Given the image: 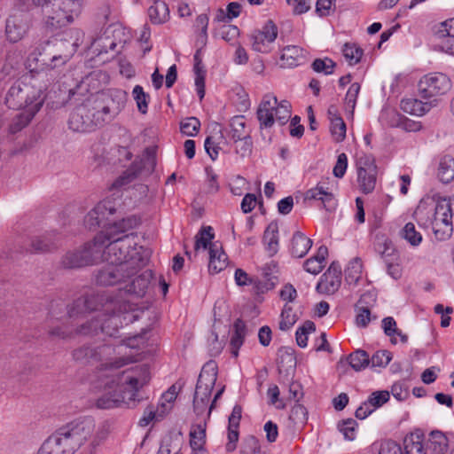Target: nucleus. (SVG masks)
I'll list each match as a JSON object with an SVG mask.
<instances>
[{
    "mask_svg": "<svg viewBox=\"0 0 454 454\" xmlns=\"http://www.w3.org/2000/svg\"><path fill=\"white\" fill-rule=\"evenodd\" d=\"M126 314L121 313H98L90 318V321L81 325L76 333L82 335L97 334L98 331L108 336H114L119 327L122 326L123 321L127 324Z\"/></svg>",
    "mask_w": 454,
    "mask_h": 454,
    "instance_id": "obj_11",
    "label": "nucleus"
},
{
    "mask_svg": "<svg viewBox=\"0 0 454 454\" xmlns=\"http://www.w3.org/2000/svg\"><path fill=\"white\" fill-rule=\"evenodd\" d=\"M389 400V392L386 390L375 391L372 393L368 399L364 401L356 411V417L359 419H364L374 411L381 407Z\"/></svg>",
    "mask_w": 454,
    "mask_h": 454,
    "instance_id": "obj_19",
    "label": "nucleus"
},
{
    "mask_svg": "<svg viewBox=\"0 0 454 454\" xmlns=\"http://www.w3.org/2000/svg\"><path fill=\"white\" fill-rule=\"evenodd\" d=\"M200 127L199 119L189 117L183 120L180 123L181 132L187 137L196 136Z\"/></svg>",
    "mask_w": 454,
    "mask_h": 454,
    "instance_id": "obj_53",
    "label": "nucleus"
},
{
    "mask_svg": "<svg viewBox=\"0 0 454 454\" xmlns=\"http://www.w3.org/2000/svg\"><path fill=\"white\" fill-rule=\"evenodd\" d=\"M356 324L359 327H366L375 318L371 314V309L356 306Z\"/></svg>",
    "mask_w": 454,
    "mask_h": 454,
    "instance_id": "obj_57",
    "label": "nucleus"
},
{
    "mask_svg": "<svg viewBox=\"0 0 454 454\" xmlns=\"http://www.w3.org/2000/svg\"><path fill=\"white\" fill-rule=\"evenodd\" d=\"M138 224V218L129 216L109 225L106 235L98 233L104 240L101 261L118 265L128 275L137 274L148 261L150 251L137 246V237L134 233H125Z\"/></svg>",
    "mask_w": 454,
    "mask_h": 454,
    "instance_id": "obj_2",
    "label": "nucleus"
},
{
    "mask_svg": "<svg viewBox=\"0 0 454 454\" xmlns=\"http://www.w3.org/2000/svg\"><path fill=\"white\" fill-rule=\"evenodd\" d=\"M220 138H222V137H215L214 136H210L207 137L205 140V150L212 160H215L219 155L220 146L217 140Z\"/></svg>",
    "mask_w": 454,
    "mask_h": 454,
    "instance_id": "obj_58",
    "label": "nucleus"
},
{
    "mask_svg": "<svg viewBox=\"0 0 454 454\" xmlns=\"http://www.w3.org/2000/svg\"><path fill=\"white\" fill-rule=\"evenodd\" d=\"M85 4V0H57L51 11H46L43 26L45 30L53 32L67 26L80 16Z\"/></svg>",
    "mask_w": 454,
    "mask_h": 454,
    "instance_id": "obj_8",
    "label": "nucleus"
},
{
    "mask_svg": "<svg viewBox=\"0 0 454 454\" xmlns=\"http://www.w3.org/2000/svg\"><path fill=\"white\" fill-rule=\"evenodd\" d=\"M240 454H261L260 442L254 436L246 438Z\"/></svg>",
    "mask_w": 454,
    "mask_h": 454,
    "instance_id": "obj_59",
    "label": "nucleus"
},
{
    "mask_svg": "<svg viewBox=\"0 0 454 454\" xmlns=\"http://www.w3.org/2000/svg\"><path fill=\"white\" fill-rule=\"evenodd\" d=\"M413 217L419 225L430 227L439 240L448 239L453 232L452 215L447 197H424L417 206Z\"/></svg>",
    "mask_w": 454,
    "mask_h": 454,
    "instance_id": "obj_4",
    "label": "nucleus"
},
{
    "mask_svg": "<svg viewBox=\"0 0 454 454\" xmlns=\"http://www.w3.org/2000/svg\"><path fill=\"white\" fill-rule=\"evenodd\" d=\"M256 117L261 129H271L276 123L285 125L291 118V103L279 101L273 94H266L258 106Z\"/></svg>",
    "mask_w": 454,
    "mask_h": 454,
    "instance_id": "obj_7",
    "label": "nucleus"
},
{
    "mask_svg": "<svg viewBox=\"0 0 454 454\" xmlns=\"http://www.w3.org/2000/svg\"><path fill=\"white\" fill-rule=\"evenodd\" d=\"M341 279L337 271L328 270L322 277L317 284V289L324 294H333L340 286Z\"/></svg>",
    "mask_w": 454,
    "mask_h": 454,
    "instance_id": "obj_30",
    "label": "nucleus"
},
{
    "mask_svg": "<svg viewBox=\"0 0 454 454\" xmlns=\"http://www.w3.org/2000/svg\"><path fill=\"white\" fill-rule=\"evenodd\" d=\"M401 109L411 115L422 116L430 110V105L417 98H404L400 103Z\"/></svg>",
    "mask_w": 454,
    "mask_h": 454,
    "instance_id": "obj_31",
    "label": "nucleus"
},
{
    "mask_svg": "<svg viewBox=\"0 0 454 454\" xmlns=\"http://www.w3.org/2000/svg\"><path fill=\"white\" fill-rule=\"evenodd\" d=\"M115 205L110 200H104L98 203L93 209H91L84 218V223L89 229L96 228L102 225L104 230L99 233L106 234V229L114 223L109 222V216L115 213Z\"/></svg>",
    "mask_w": 454,
    "mask_h": 454,
    "instance_id": "obj_15",
    "label": "nucleus"
},
{
    "mask_svg": "<svg viewBox=\"0 0 454 454\" xmlns=\"http://www.w3.org/2000/svg\"><path fill=\"white\" fill-rule=\"evenodd\" d=\"M297 317L289 305H285L279 321V329L282 331L289 330L296 322Z\"/></svg>",
    "mask_w": 454,
    "mask_h": 454,
    "instance_id": "obj_49",
    "label": "nucleus"
},
{
    "mask_svg": "<svg viewBox=\"0 0 454 454\" xmlns=\"http://www.w3.org/2000/svg\"><path fill=\"white\" fill-rule=\"evenodd\" d=\"M233 47L235 48L232 59L234 64L239 66L247 65L249 60L247 51L240 43Z\"/></svg>",
    "mask_w": 454,
    "mask_h": 454,
    "instance_id": "obj_62",
    "label": "nucleus"
},
{
    "mask_svg": "<svg viewBox=\"0 0 454 454\" xmlns=\"http://www.w3.org/2000/svg\"><path fill=\"white\" fill-rule=\"evenodd\" d=\"M327 254V247L325 246L319 247L317 251V254L310 257L304 262V270L313 275L320 273L325 265V259Z\"/></svg>",
    "mask_w": 454,
    "mask_h": 454,
    "instance_id": "obj_28",
    "label": "nucleus"
},
{
    "mask_svg": "<svg viewBox=\"0 0 454 454\" xmlns=\"http://www.w3.org/2000/svg\"><path fill=\"white\" fill-rule=\"evenodd\" d=\"M66 44L64 42H59L51 45L49 41L41 44L28 58V61L32 58L36 61L34 67L29 64L31 70L55 69L64 66L71 59L77 47L75 43L72 44L67 43L69 49L64 51Z\"/></svg>",
    "mask_w": 454,
    "mask_h": 454,
    "instance_id": "obj_6",
    "label": "nucleus"
},
{
    "mask_svg": "<svg viewBox=\"0 0 454 454\" xmlns=\"http://www.w3.org/2000/svg\"><path fill=\"white\" fill-rule=\"evenodd\" d=\"M217 379V365L214 361H209L204 364L200 373L193 398L194 411L198 415H202L206 411L209 416L214 403L221 397L224 391V387H220L209 405L212 389Z\"/></svg>",
    "mask_w": 454,
    "mask_h": 454,
    "instance_id": "obj_5",
    "label": "nucleus"
},
{
    "mask_svg": "<svg viewBox=\"0 0 454 454\" xmlns=\"http://www.w3.org/2000/svg\"><path fill=\"white\" fill-rule=\"evenodd\" d=\"M311 246L312 240L303 233L297 231L291 239L289 251L294 257L301 258L307 254Z\"/></svg>",
    "mask_w": 454,
    "mask_h": 454,
    "instance_id": "obj_26",
    "label": "nucleus"
},
{
    "mask_svg": "<svg viewBox=\"0 0 454 454\" xmlns=\"http://www.w3.org/2000/svg\"><path fill=\"white\" fill-rule=\"evenodd\" d=\"M278 36V27L272 20H268L260 29L250 35V43L254 51L268 53L271 51Z\"/></svg>",
    "mask_w": 454,
    "mask_h": 454,
    "instance_id": "obj_16",
    "label": "nucleus"
},
{
    "mask_svg": "<svg viewBox=\"0 0 454 454\" xmlns=\"http://www.w3.org/2000/svg\"><path fill=\"white\" fill-rule=\"evenodd\" d=\"M363 276V263L360 258H354L345 270V278L348 284H356Z\"/></svg>",
    "mask_w": 454,
    "mask_h": 454,
    "instance_id": "obj_39",
    "label": "nucleus"
},
{
    "mask_svg": "<svg viewBox=\"0 0 454 454\" xmlns=\"http://www.w3.org/2000/svg\"><path fill=\"white\" fill-rule=\"evenodd\" d=\"M95 297H82L77 299L68 309V316L71 318L84 317L89 311L95 309L91 306Z\"/></svg>",
    "mask_w": 454,
    "mask_h": 454,
    "instance_id": "obj_35",
    "label": "nucleus"
},
{
    "mask_svg": "<svg viewBox=\"0 0 454 454\" xmlns=\"http://www.w3.org/2000/svg\"><path fill=\"white\" fill-rule=\"evenodd\" d=\"M100 112H92L87 105L77 106L71 114L68 125L77 132H89L102 121Z\"/></svg>",
    "mask_w": 454,
    "mask_h": 454,
    "instance_id": "obj_13",
    "label": "nucleus"
},
{
    "mask_svg": "<svg viewBox=\"0 0 454 454\" xmlns=\"http://www.w3.org/2000/svg\"><path fill=\"white\" fill-rule=\"evenodd\" d=\"M437 176L443 184L454 180V159L450 155H444L439 160Z\"/></svg>",
    "mask_w": 454,
    "mask_h": 454,
    "instance_id": "obj_32",
    "label": "nucleus"
},
{
    "mask_svg": "<svg viewBox=\"0 0 454 454\" xmlns=\"http://www.w3.org/2000/svg\"><path fill=\"white\" fill-rule=\"evenodd\" d=\"M330 130L336 142H341L346 137V124L341 117H334L330 122Z\"/></svg>",
    "mask_w": 454,
    "mask_h": 454,
    "instance_id": "obj_48",
    "label": "nucleus"
},
{
    "mask_svg": "<svg viewBox=\"0 0 454 454\" xmlns=\"http://www.w3.org/2000/svg\"><path fill=\"white\" fill-rule=\"evenodd\" d=\"M419 95L426 99L447 94L452 87L450 77L441 72L422 76L418 84Z\"/></svg>",
    "mask_w": 454,
    "mask_h": 454,
    "instance_id": "obj_12",
    "label": "nucleus"
},
{
    "mask_svg": "<svg viewBox=\"0 0 454 454\" xmlns=\"http://www.w3.org/2000/svg\"><path fill=\"white\" fill-rule=\"evenodd\" d=\"M246 335V327L242 321L238 320L234 324V333L231 338V351L233 356L237 357L239 350L243 345Z\"/></svg>",
    "mask_w": 454,
    "mask_h": 454,
    "instance_id": "obj_37",
    "label": "nucleus"
},
{
    "mask_svg": "<svg viewBox=\"0 0 454 454\" xmlns=\"http://www.w3.org/2000/svg\"><path fill=\"white\" fill-rule=\"evenodd\" d=\"M382 328L386 335L390 337L391 342L393 344H397L398 340L397 337L395 336V333L396 332L397 328L395 320L392 317L383 318Z\"/></svg>",
    "mask_w": 454,
    "mask_h": 454,
    "instance_id": "obj_61",
    "label": "nucleus"
},
{
    "mask_svg": "<svg viewBox=\"0 0 454 454\" xmlns=\"http://www.w3.org/2000/svg\"><path fill=\"white\" fill-rule=\"evenodd\" d=\"M132 276L133 275H128L127 272L121 270L118 265L107 263V265L98 273L96 281L101 286H114Z\"/></svg>",
    "mask_w": 454,
    "mask_h": 454,
    "instance_id": "obj_20",
    "label": "nucleus"
},
{
    "mask_svg": "<svg viewBox=\"0 0 454 454\" xmlns=\"http://www.w3.org/2000/svg\"><path fill=\"white\" fill-rule=\"evenodd\" d=\"M208 254V271L210 274H217L226 268L228 256L219 242L211 244Z\"/></svg>",
    "mask_w": 454,
    "mask_h": 454,
    "instance_id": "obj_21",
    "label": "nucleus"
},
{
    "mask_svg": "<svg viewBox=\"0 0 454 454\" xmlns=\"http://www.w3.org/2000/svg\"><path fill=\"white\" fill-rule=\"evenodd\" d=\"M29 24L24 19L11 17L6 21L5 34L9 42L17 43L27 33Z\"/></svg>",
    "mask_w": 454,
    "mask_h": 454,
    "instance_id": "obj_23",
    "label": "nucleus"
},
{
    "mask_svg": "<svg viewBox=\"0 0 454 454\" xmlns=\"http://www.w3.org/2000/svg\"><path fill=\"white\" fill-rule=\"evenodd\" d=\"M149 285V279L146 275L143 274L133 279L129 292L133 293L138 296H142Z\"/></svg>",
    "mask_w": 454,
    "mask_h": 454,
    "instance_id": "obj_55",
    "label": "nucleus"
},
{
    "mask_svg": "<svg viewBox=\"0 0 454 454\" xmlns=\"http://www.w3.org/2000/svg\"><path fill=\"white\" fill-rule=\"evenodd\" d=\"M357 427V422L353 419H344L338 424L339 431L348 441H353L356 439Z\"/></svg>",
    "mask_w": 454,
    "mask_h": 454,
    "instance_id": "obj_47",
    "label": "nucleus"
},
{
    "mask_svg": "<svg viewBox=\"0 0 454 454\" xmlns=\"http://www.w3.org/2000/svg\"><path fill=\"white\" fill-rule=\"evenodd\" d=\"M133 98L137 103L138 111L145 114L148 110V95L140 85H136L132 90Z\"/></svg>",
    "mask_w": 454,
    "mask_h": 454,
    "instance_id": "obj_51",
    "label": "nucleus"
},
{
    "mask_svg": "<svg viewBox=\"0 0 454 454\" xmlns=\"http://www.w3.org/2000/svg\"><path fill=\"white\" fill-rule=\"evenodd\" d=\"M44 89L34 76L16 82L8 90L5 102L9 108L21 109L10 125V131L16 133L26 127L39 112L44 102Z\"/></svg>",
    "mask_w": 454,
    "mask_h": 454,
    "instance_id": "obj_3",
    "label": "nucleus"
},
{
    "mask_svg": "<svg viewBox=\"0 0 454 454\" xmlns=\"http://www.w3.org/2000/svg\"><path fill=\"white\" fill-rule=\"evenodd\" d=\"M205 171L207 175L205 183L206 192L210 194H215L219 191L217 176L215 174L212 168H206Z\"/></svg>",
    "mask_w": 454,
    "mask_h": 454,
    "instance_id": "obj_60",
    "label": "nucleus"
},
{
    "mask_svg": "<svg viewBox=\"0 0 454 454\" xmlns=\"http://www.w3.org/2000/svg\"><path fill=\"white\" fill-rule=\"evenodd\" d=\"M348 363L355 371L358 372L370 364V358L365 351L356 350L348 356Z\"/></svg>",
    "mask_w": 454,
    "mask_h": 454,
    "instance_id": "obj_43",
    "label": "nucleus"
},
{
    "mask_svg": "<svg viewBox=\"0 0 454 454\" xmlns=\"http://www.w3.org/2000/svg\"><path fill=\"white\" fill-rule=\"evenodd\" d=\"M402 237L412 247H418L422 242V235L419 232L414 223H407L401 231Z\"/></svg>",
    "mask_w": 454,
    "mask_h": 454,
    "instance_id": "obj_45",
    "label": "nucleus"
},
{
    "mask_svg": "<svg viewBox=\"0 0 454 454\" xmlns=\"http://www.w3.org/2000/svg\"><path fill=\"white\" fill-rule=\"evenodd\" d=\"M403 118V116L393 108H384L380 115V122L391 128H400Z\"/></svg>",
    "mask_w": 454,
    "mask_h": 454,
    "instance_id": "obj_40",
    "label": "nucleus"
},
{
    "mask_svg": "<svg viewBox=\"0 0 454 454\" xmlns=\"http://www.w3.org/2000/svg\"><path fill=\"white\" fill-rule=\"evenodd\" d=\"M336 0H317L316 4V12L320 17H325L331 14L334 10Z\"/></svg>",
    "mask_w": 454,
    "mask_h": 454,
    "instance_id": "obj_63",
    "label": "nucleus"
},
{
    "mask_svg": "<svg viewBox=\"0 0 454 454\" xmlns=\"http://www.w3.org/2000/svg\"><path fill=\"white\" fill-rule=\"evenodd\" d=\"M335 186L336 184L330 178L322 179L304 193V200L320 201L326 210L334 209L337 206Z\"/></svg>",
    "mask_w": 454,
    "mask_h": 454,
    "instance_id": "obj_14",
    "label": "nucleus"
},
{
    "mask_svg": "<svg viewBox=\"0 0 454 454\" xmlns=\"http://www.w3.org/2000/svg\"><path fill=\"white\" fill-rule=\"evenodd\" d=\"M107 34H112L114 36L113 40H110L108 37L106 38V43H105V51L107 50H114L118 44L126 42V38L121 39L120 35H124L123 28L119 25H114L107 28Z\"/></svg>",
    "mask_w": 454,
    "mask_h": 454,
    "instance_id": "obj_44",
    "label": "nucleus"
},
{
    "mask_svg": "<svg viewBox=\"0 0 454 454\" xmlns=\"http://www.w3.org/2000/svg\"><path fill=\"white\" fill-rule=\"evenodd\" d=\"M360 89H361L360 84L357 82H354L349 86V88L346 93V97H345L346 109L349 112L351 116L353 115L354 109L356 107V99H357Z\"/></svg>",
    "mask_w": 454,
    "mask_h": 454,
    "instance_id": "obj_52",
    "label": "nucleus"
},
{
    "mask_svg": "<svg viewBox=\"0 0 454 454\" xmlns=\"http://www.w3.org/2000/svg\"><path fill=\"white\" fill-rule=\"evenodd\" d=\"M140 170L141 167L137 162H133L128 169L114 180L111 189L120 190L124 188L137 177Z\"/></svg>",
    "mask_w": 454,
    "mask_h": 454,
    "instance_id": "obj_36",
    "label": "nucleus"
},
{
    "mask_svg": "<svg viewBox=\"0 0 454 454\" xmlns=\"http://www.w3.org/2000/svg\"><path fill=\"white\" fill-rule=\"evenodd\" d=\"M335 63L330 59H317L312 63V68L315 72L331 74L333 72Z\"/></svg>",
    "mask_w": 454,
    "mask_h": 454,
    "instance_id": "obj_56",
    "label": "nucleus"
},
{
    "mask_svg": "<svg viewBox=\"0 0 454 454\" xmlns=\"http://www.w3.org/2000/svg\"><path fill=\"white\" fill-rule=\"evenodd\" d=\"M357 181L364 193H370L375 187L374 166L369 157L364 161L360 158L357 161Z\"/></svg>",
    "mask_w": 454,
    "mask_h": 454,
    "instance_id": "obj_18",
    "label": "nucleus"
},
{
    "mask_svg": "<svg viewBox=\"0 0 454 454\" xmlns=\"http://www.w3.org/2000/svg\"><path fill=\"white\" fill-rule=\"evenodd\" d=\"M145 340V336L138 334L117 345L84 346L74 350V357L76 360H86L95 366L97 385L103 391L97 400L98 408L129 407L136 402L138 392L149 383L151 372L146 364L119 372L137 360L135 349L144 346Z\"/></svg>",
    "mask_w": 454,
    "mask_h": 454,
    "instance_id": "obj_1",
    "label": "nucleus"
},
{
    "mask_svg": "<svg viewBox=\"0 0 454 454\" xmlns=\"http://www.w3.org/2000/svg\"><path fill=\"white\" fill-rule=\"evenodd\" d=\"M214 238L215 234L213 232V228L211 226H206L201 228L195 236V251H200L201 249L207 250V248L209 249L211 244L215 243L212 242Z\"/></svg>",
    "mask_w": 454,
    "mask_h": 454,
    "instance_id": "obj_38",
    "label": "nucleus"
},
{
    "mask_svg": "<svg viewBox=\"0 0 454 454\" xmlns=\"http://www.w3.org/2000/svg\"><path fill=\"white\" fill-rule=\"evenodd\" d=\"M449 447L447 436L441 431H432L427 442V454H446ZM450 454H454V450Z\"/></svg>",
    "mask_w": 454,
    "mask_h": 454,
    "instance_id": "obj_24",
    "label": "nucleus"
},
{
    "mask_svg": "<svg viewBox=\"0 0 454 454\" xmlns=\"http://www.w3.org/2000/svg\"><path fill=\"white\" fill-rule=\"evenodd\" d=\"M231 137L234 141H245L247 149L245 153H250L252 147V141L249 132L247 130V122L245 116L236 115L231 118Z\"/></svg>",
    "mask_w": 454,
    "mask_h": 454,
    "instance_id": "obj_22",
    "label": "nucleus"
},
{
    "mask_svg": "<svg viewBox=\"0 0 454 454\" xmlns=\"http://www.w3.org/2000/svg\"><path fill=\"white\" fill-rule=\"evenodd\" d=\"M148 15L151 21L154 24L166 22L169 17L168 7L165 2L155 0L153 4L148 9Z\"/></svg>",
    "mask_w": 454,
    "mask_h": 454,
    "instance_id": "obj_34",
    "label": "nucleus"
},
{
    "mask_svg": "<svg viewBox=\"0 0 454 454\" xmlns=\"http://www.w3.org/2000/svg\"><path fill=\"white\" fill-rule=\"evenodd\" d=\"M206 443V424L193 425L190 431L191 453L207 452Z\"/></svg>",
    "mask_w": 454,
    "mask_h": 454,
    "instance_id": "obj_25",
    "label": "nucleus"
},
{
    "mask_svg": "<svg viewBox=\"0 0 454 454\" xmlns=\"http://www.w3.org/2000/svg\"><path fill=\"white\" fill-rule=\"evenodd\" d=\"M195 64H194V82L196 87L197 94L201 100L205 96V76H206V70L202 67L200 61L198 59V55L196 54L194 56Z\"/></svg>",
    "mask_w": 454,
    "mask_h": 454,
    "instance_id": "obj_41",
    "label": "nucleus"
},
{
    "mask_svg": "<svg viewBox=\"0 0 454 454\" xmlns=\"http://www.w3.org/2000/svg\"><path fill=\"white\" fill-rule=\"evenodd\" d=\"M75 451L61 427L42 443L36 454H74Z\"/></svg>",
    "mask_w": 454,
    "mask_h": 454,
    "instance_id": "obj_17",
    "label": "nucleus"
},
{
    "mask_svg": "<svg viewBox=\"0 0 454 454\" xmlns=\"http://www.w3.org/2000/svg\"><path fill=\"white\" fill-rule=\"evenodd\" d=\"M101 239V235H97L92 242L84 244L80 249L67 252L61 260L63 267L80 268L100 262L104 247V240Z\"/></svg>",
    "mask_w": 454,
    "mask_h": 454,
    "instance_id": "obj_10",
    "label": "nucleus"
},
{
    "mask_svg": "<svg viewBox=\"0 0 454 454\" xmlns=\"http://www.w3.org/2000/svg\"><path fill=\"white\" fill-rule=\"evenodd\" d=\"M304 58L303 50L296 45H288L281 51L280 65L284 67H294L300 65Z\"/></svg>",
    "mask_w": 454,
    "mask_h": 454,
    "instance_id": "obj_27",
    "label": "nucleus"
},
{
    "mask_svg": "<svg viewBox=\"0 0 454 454\" xmlns=\"http://www.w3.org/2000/svg\"><path fill=\"white\" fill-rule=\"evenodd\" d=\"M342 54L349 65L357 64L364 54V51L355 43H346L342 47Z\"/></svg>",
    "mask_w": 454,
    "mask_h": 454,
    "instance_id": "obj_42",
    "label": "nucleus"
},
{
    "mask_svg": "<svg viewBox=\"0 0 454 454\" xmlns=\"http://www.w3.org/2000/svg\"><path fill=\"white\" fill-rule=\"evenodd\" d=\"M177 395L178 387L176 385L169 387L161 395L156 408L160 418H164L173 409Z\"/></svg>",
    "mask_w": 454,
    "mask_h": 454,
    "instance_id": "obj_29",
    "label": "nucleus"
},
{
    "mask_svg": "<svg viewBox=\"0 0 454 454\" xmlns=\"http://www.w3.org/2000/svg\"><path fill=\"white\" fill-rule=\"evenodd\" d=\"M263 244L270 256L275 255L278 251V230L276 224H270L263 234Z\"/></svg>",
    "mask_w": 454,
    "mask_h": 454,
    "instance_id": "obj_33",
    "label": "nucleus"
},
{
    "mask_svg": "<svg viewBox=\"0 0 454 454\" xmlns=\"http://www.w3.org/2000/svg\"><path fill=\"white\" fill-rule=\"evenodd\" d=\"M392 360V355L387 350H379L375 352L370 359V364L373 368H384Z\"/></svg>",
    "mask_w": 454,
    "mask_h": 454,
    "instance_id": "obj_54",
    "label": "nucleus"
},
{
    "mask_svg": "<svg viewBox=\"0 0 454 454\" xmlns=\"http://www.w3.org/2000/svg\"><path fill=\"white\" fill-rule=\"evenodd\" d=\"M239 29L234 25H224L221 28V37L231 46L239 43Z\"/></svg>",
    "mask_w": 454,
    "mask_h": 454,
    "instance_id": "obj_50",
    "label": "nucleus"
},
{
    "mask_svg": "<svg viewBox=\"0 0 454 454\" xmlns=\"http://www.w3.org/2000/svg\"><path fill=\"white\" fill-rule=\"evenodd\" d=\"M404 450L406 454H427V449L424 450L422 442L419 440H405Z\"/></svg>",
    "mask_w": 454,
    "mask_h": 454,
    "instance_id": "obj_64",
    "label": "nucleus"
},
{
    "mask_svg": "<svg viewBox=\"0 0 454 454\" xmlns=\"http://www.w3.org/2000/svg\"><path fill=\"white\" fill-rule=\"evenodd\" d=\"M62 429L75 450L88 440H90L91 444L94 446L99 444L107 434L104 427H98L96 430L95 421L90 417L68 423Z\"/></svg>",
    "mask_w": 454,
    "mask_h": 454,
    "instance_id": "obj_9",
    "label": "nucleus"
},
{
    "mask_svg": "<svg viewBox=\"0 0 454 454\" xmlns=\"http://www.w3.org/2000/svg\"><path fill=\"white\" fill-rule=\"evenodd\" d=\"M316 331V325L311 321L305 322L301 327L296 330V342L301 348H306L308 346V336L309 334Z\"/></svg>",
    "mask_w": 454,
    "mask_h": 454,
    "instance_id": "obj_46",
    "label": "nucleus"
}]
</instances>
